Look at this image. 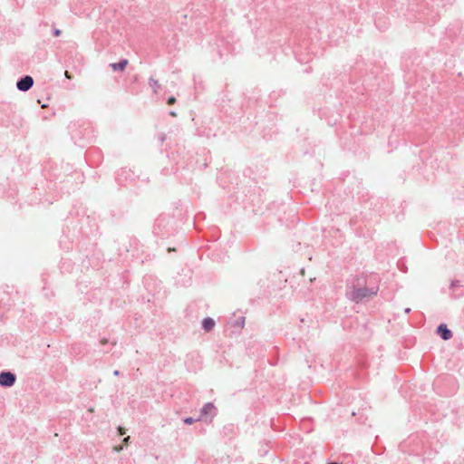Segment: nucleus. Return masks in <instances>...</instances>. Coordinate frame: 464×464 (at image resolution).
<instances>
[{
    "label": "nucleus",
    "instance_id": "obj_1",
    "mask_svg": "<svg viewBox=\"0 0 464 464\" xmlns=\"http://www.w3.org/2000/svg\"><path fill=\"white\" fill-rule=\"evenodd\" d=\"M175 219L169 215H160L153 225V234L161 238L169 237L174 234Z\"/></svg>",
    "mask_w": 464,
    "mask_h": 464
},
{
    "label": "nucleus",
    "instance_id": "obj_2",
    "mask_svg": "<svg viewBox=\"0 0 464 464\" xmlns=\"http://www.w3.org/2000/svg\"><path fill=\"white\" fill-rule=\"evenodd\" d=\"M379 286L373 285L371 287H353V290L350 293V299L355 303H361L363 300L375 296L378 293Z\"/></svg>",
    "mask_w": 464,
    "mask_h": 464
},
{
    "label": "nucleus",
    "instance_id": "obj_3",
    "mask_svg": "<svg viewBox=\"0 0 464 464\" xmlns=\"http://www.w3.org/2000/svg\"><path fill=\"white\" fill-rule=\"evenodd\" d=\"M16 382V375L9 371H3L0 372V386L4 388H10L14 385Z\"/></svg>",
    "mask_w": 464,
    "mask_h": 464
},
{
    "label": "nucleus",
    "instance_id": "obj_4",
    "mask_svg": "<svg viewBox=\"0 0 464 464\" xmlns=\"http://www.w3.org/2000/svg\"><path fill=\"white\" fill-rule=\"evenodd\" d=\"M34 82L32 76L24 75L17 80L16 88L20 92H27L33 87Z\"/></svg>",
    "mask_w": 464,
    "mask_h": 464
},
{
    "label": "nucleus",
    "instance_id": "obj_5",
    "mask_svg": "<svg viewBox=\"0 0 464 464\" xmlns=\"http://www.w3.org/2000/svg\"><path fill=\"white\" fill-rule=\"evenodd\" d=\"M208 415H210L211 419L216 415V407L212 402H207L203 405L198 418L201 420Z\"/></svg>",
    "mask_w": 464,
    "mask_h": 464
},
{
    "label": "nucleus",
    "instance_id": "obj_6",
    "mask_svg": "<svg viewBox=\"0 0 464 464\" xmlns=\"http://www.w3.org/2000/svg\"><path fill=\"white\" fill-rule=\"evenodd\" d=\"M436 333L444 341H448L452 337V332L450 330L446 324H440L437 327Z\"/></svg>",
    "mask_w": 464,
    "mask_h": 464
},
{
    "label": "nucleus",
    "instance_id": "obj_7",
    "mask_svg": "<svg viewBox=\"0 0 464 464\" xmlns=\"http://www.w3.org/2000/svg\"><path fill=\"white\" fill-rule=\"evenodd\" d=\"M450 289L452 290V296L454 298H459L462 295H464V287L459 285V282L457 280H454L450 284Z\"/></svg>",
    "mask_w": 464,
    "mask_h": 464
},
{
    "label": "nucleus",
    "instance_id": "obj_8",
    "mask_svg": "<svg viewBox=\"0 0 464 464\" xmlns=\"http://www.w3.org/2000/svg\"><path fill=\"white\" fill-rule=\"evenodd\" d=\"M128 63H129V61L127 59L123 58V59H121L118 63H111L110 67L115 72H117V71L122 72L125 70Z\"/></svg>",
    "mask_w": 464,
    "mask_h": 464
},
{
    "label": "nucleus",
    "instance_id": "obj_9",
    "mask_svg": "<svg viewBox=\"0 0 464 464\" xmlns=\"http://www.w3.org/2000/svg\"><path fill=\"white\" fill-rule=\"evenodd\" d=\"M202 328L206 331V332H210L213 330L214 326H215V321L213 318L211 317H206L202 320Z\"/></svg>",
    "mask_w": 464,
    "mask_h": 464
},
{
    "label": "nucleus",
    "instance_id": "obj_10",
    "mask_svg": "<svg viewBox=\"0 0 464 464\" xmlns=\"http://www.w3.org/2000/svg\"><path fill=\"white\" fill-rule=\"evenodd\" d=\"M149 85L153 90L154 93H158L160 89V84L158 80L154 79L153 76L149 78Z\"/></svg>",
    "mask_w": 464,
    "mask_h": 464
},
{
    "label": "nucleus",
    "instance_id": "obj_11",
    "mask_svg": "<svg viewBox=\"0 0 464 464\" xmlns=\"http://www.w3.org/2000/svg\"><path fill=\"white\" fill-rule=\"evenodd\" d=\"M244 324H245V317L244 316H240L231 323V325L233 327H238V328L244 327Z\"/></svg>",
    "mask_w": 464,
    "mask_h": 464
},
{
    "label": "nucleus",
    "instance_id": "obj_12",
    "mask_svg": "<svg viewBox=\"0 0 464 464\" xmlns=\"http://www.w3.org/2000/svg\"><path fill=\"white\" fill-rule=\"evenodd\" d=\"M199 418H192V417H186L183 419V422L186 424V425H191L193 423H195L196 421H199Z\"/></svg>",
    "mask_w": 464,
    "mask_h": 464
},
{
    "label": "nucleus",
    "instance_id": "obj_13",
    "mask_svg": "<svg viewBox=\"0 0 464 464\" xmlns=\"http://www.w3.org/2000/svg\"><path fill=\"white\" fill-rule=\"evenodd\" d=\"M375 24L379 30H385L386 25H381V18L375 20Z\"/></svg>",
    "mask_w": 464,
    "mask_h": 464
},
{
    "label": "nucleus",
    "instance_id": "obj_14",
    "mask_svg": "<svg viewBox=\"0 0 464 464\" xmlns=\"http://www.w3.org/2000/svg\"><path fill=\"white\" fill-rule=\"evenodd\" d=\"M62 34V31L58 28H54L53 30V35L55 36V37H58Z\"/></svg>",
    "mask_w": 464,
    "mask_h": 464
},
{
    "label": "nucleus",
    "instance_id": "obj_15",
    "mask_svg": "<svg viewBox=\"0 0 464 464\" xmlns=\"http://www.w3.org/2000/svg\"><path fill=\"white\" fill-rule=\"evenodd\" d=\"M175 102H176V98H175L174 96H170V97L168 99L167 103H168L169 105H172V104H174V103H175Z\"/></svg>",
    "mask_w": 464,
    "mask_h": 464
},
{
    "label": "nucleus",
    "instance_id": "obj_16",
    "mask_svg": "<svg viewBox=\"0 0 464 464\" xmlns=\"http://www.w3.org/2000/svg\"><path fill=\"white\" fill-rule=\"evenodd\" d=\"M159 140L160 141V143L162 144L165 140H166V134L164 133H160L159 135Z\"/></svg>",
    "mask_w": 464,
    "mask_h": 464
},
{
    "label": "nucleus",
    "instance_id": "obj_17",
    "mask_svg": "<svg viewBox=\"0 0 464 464\" xmlns=\"http://www.w3.org/2000/svg\"><path fill=\"white\" fill-rule=\"evenodd\" d=\"M123 450V446L120 445V446H116L114 448V450L117 451V452H120Z\"/></svg>",
    "mask_w": 464,
    "mask_h": 464
},
{
    "label": "nucleus",
    "instance_id": "obj_18",
    "mask_svg": "<svg viewBox=\"0 0 464 464\" xmlns=\"http://www.w3.org/2000/svg\"><path fill=\"white\" fill-rule=\"evenodd\" d=\"M108 343H109V340H108V339H106V338H102V339H101V343H102V345L107 344Z\"/></svg>",
    "mask_w": 464,
    "mask_h": 464
},
{
    "label": "nucleus",
    "instance_id": "obj_19",
    "mask_svg": "<svg viewBox=\"0 0 464 464\" xmlns=\"http://www.w3.org/2000/svg\"><path fill=\"white\" fill-rule=\"evenodd\" d=\"M118 430H119V434H120V435H123V434L125 433L124 429H123V428H121V427H119V428H118Z\"/></svg>",
    "mask_w": 464,
    "mask_h": 464
},
{
    "label": "nucleus",
    "instance_id": "obj_20",
    "mask_svg": "<svg viewBox=\"0 0 464 464\" xmlns=\"http://www.w3.org/2000/svg\"><path fill=\"white\" fill-rule=\"evenodd\" d=\"M129 441H130V437H129V436H128V437H125V438L123 439V443H124L125 445H127V444L129 443Z\"/></svg>",
    "mask_w": 464,
    "mask_h": 464
},
{
    "label": "nucleus",
    "instance_id": "obj_21",
    "mask_svg": "<svg viewBox=\"0 0 464 464\" xmlns=\"http://www.w3.org/2000/svg\"><path fill=\"white\" fill-rule=\"evenodd\" d=\"M113 374H114L115 376H119V375H120V371H119V370H115V371L113 372Z\"/></svg>",
    "mask_w": 464,
    "mask_h": 464
},
{
    "label": "nucleus",
    "instance_id": "obj_22",
    "mask_svg": "<svg viewBox=\"0 0 464 464\" xmlns=\"http://www.w3.org/2000/svg\"><path fill=\"white\" fill-rule=\"evenodd\" d=\"M64 74H65V77H66V78H69V79L71 78V77H70V74H69V72H68L67 71L64 72Z\"/></svg>",
    "mask_w": 464,
    "mask_h": 464
},
{
    "label": "nucleus",
    "instance_id": "obj_23",
    "mask_svg": "<svg viewBox=\"0 0 464 464\" xmlns=\"http://www.w3.org/2000/svg\"><path fill=\"white\" fill-rule=\"evenodd\" d=\"M404 312L405 314H409L411 312V308H405Z\"/></svg>",
    "mask_w": 464,
    "mask_h": 464
},
{
    "label": "nucleus",
    "instance_id": "obj_24",
    "mask_svg": "<svg viewBox=\"0 0 464 464\" xmlns=\"http://www.w3.org/2000/svg\"><path fill=\"white\" fill-rule=\"evenodd\" d=\"M41 106H42V108H45V107H47V104H45V102H43V104Z\"/></svg>",
    "mask_w": 464,
    "mask_h": 464
},
{
    "label": "nucleus",
    "instance_id": "obj_25",
    "mask_svg": "<svg viewBox=\"0 0 464 464\" xmlns=\"http://www.w3.org/2000/svg\"><path fill=\"white\" fill-rule=\"evenodd\" d=\"M41 106H42V108H45V107H47V104H45V102H43V104Z\"/></svg>",
    "mask_w": 464,
    "mask_h": 464
},
{
    "label": "nucleus",
    "instance_id": "obj_26",
    "mask_svg": "<svg viewBox=\"0 0 464 464\" xmlns=\"http://www.w3.org/2000/svg\"><path fill=\"white\" fill-rule=\"evenodd\" d=\"M170 115L175 116V115H176V113H175L174 111H171V112H170Z\"/></svg>",
    "mask_w": 464,
    "mask_h": 464
},
{
    "label": "nucleus",
    "instance_id": "obj_27",
    "mask_svg": "<svg viewBox=\"0 0 464 464\" xmlns=\"http://www.w3.org/2000/svg\"><path fill=\"white\" fill-rule=\"evenodd\" d=\"M327 464H338L337 462H329Z\"/></svg>",
    "mask_w": 464,
    "mask_h": 464
}]
</instances>
